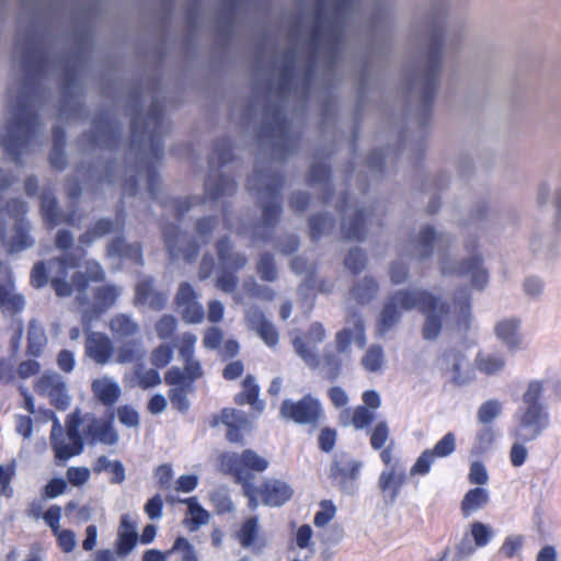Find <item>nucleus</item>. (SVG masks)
Segmentation results:
<instances>
[{
	"mask_svg": "<svg viewBox=\"0 0 561 561\" xmlns=\"http://www.w3.org/2000/svg\"><path fill=\"white\" fill-rule=\"evenodd\" d=\"M49 65V51L43 36L27 34L22 51V67L26 77L14 106L13 117L7 126L8 134L1 140L5 152L18 165L22 164V156L37 134L39 119L31 105L41 92L39 80L48 71Z\"/></svg>",
	"mask_w": 561,
	"mask_h": 561,
	"instance_id": "f257e3e1",
	"label": "nucleus"
},
{
	"mask_svg": "<svg viewBox=\"0 0 561 561\" xmlns=\"http://www.w3.org/2000/svg\"><path fill=\"white\" fill-rule=\"evenodd\" d=\"M164 113L162 104L156 100L146 116L135 112L130 118V150L136 152L134 175L123 183V194L135 196L138 192L139 178L145 176L147 191L152 199H158L161 184L157 164L164 152L163 146Z\"/></svg>",
	"mask_w": 561,
	"mask_h": 561,
	"instance_id": "f03ea898",
	"label": "nucleus"
},
{
	"mask_svg": "<svg viewBox=\"0 0 561 561\" xmlns=\"http://www.w3.org/2000/svg\"><path fill=\"white\" fill-rule=\"evenodd\" d=\"M84 255L85 251L82 250L79 255L76 253H65L64 255L50 259L48 262L49 267H56L55 275L50 279L46 262H36L30 273V285L35 289H41L50 283L58 297H70L73 290H76L80 305L89 304L85 295L89 285L105 280V272L102 265L93 260L88 261L84 272L78 271L71 276L70 282L67 279L69 271L79 267Z\"/></svg>",
	"mask_w": 561,
	"mask_h": 561,
	"instance_id": "7ed1b4c3",
	"label": "nucleus"
},
{
	"mask_svg": "<svg viewBox=\"0 0 561 561\" xmlns=\"http://www.w3.org/2000/svg\"><path fill=\"white\" fill-rule=\"evenodd\" d=\"M417 309L425 314L422 334L425 340L436 339L443 328V318L449 312V305L425 289H399L388 296L378 321L381 333L393 328L403 311Z\"/></svg>",
	"mask_w": 561,
	"mask_h": 561,
	"instance_id": "20e7f679",
	"label": "nucleus"
},
{
	"mask_svg": "<svg viewBox=\"0 0 561 561\" xmlns=\"http://www.w3.org/2000/svg\"><path fill=\"white\" fill-rule=\"evenodd\" d=\"M285 178L282 173L255 168L248 179V190L267 199L262 205V218L253 225V237L256 240L268 241L282 215V190Z\"/></svg>",
	"mask_w": 561,
	"mask_h": 561,
	"instance_id": "39448f33",
	"label": "nucleus"
},
{
	"mask_svg": "<svg viewBox=\"0 0 561 561\" xmlns=\"http://www.w3.org/2000/svg\"><path fill=\"white\" fill-rule=\"evenodd\" d=\"M219 468L225 474L231 476L236 483L242 486V492L248 499V507L256 510L260 500V486L254 484L255 474L263 473L270 466V461L251 448L241 453L226 451L219 456Z\"/></svg>",
	"mask_w": 561,
	"mask_h": 561,
	"instance_id": "423d86ee",
	"label": "nucleus"
},
{
	"mask_svg": "<svg viewBox=\"0 0 561 561\" xmlns=\"http://www.w3.org/2000/svg\"><path fill=\"white\" fill-rule=\"evenodd\" d=\"M389 437L390 428L386 421H379L369 432L370 446L374 450H380L379 456L386 467L379 476L378 486L390 501H394L405 483L407 476L400 460L394 458V443L391 440L386 446Z\"/></svg>",
	"mask_w": 561,
	"mask_h": 561,
	"instance_id": "0eeeda50",
	"label": "nucleus"
},
{
	"mask_svg": "<svg viewBox=\"0 0 561 561\" xmlns=\"http://www.w3.org/2000/svg\"><path fill=\"white\" fill-rule=\"evenodd\" d=\"M545 381L530 380L522 397L523 404L518 409L519 428L514 436L527 443L536 439L549 426L550 417L543 403Z\"/></svg>",
	"mask_w": 561,
	"mask_h": 561,
	"instance_id": "6e6552de",
	"label": "nucleus"
},
{
	"mask_svg": "<svg viewBox=\"0 0 561 561\" xmlns=\"http://www.w3.org/2000/svg\"><path fill=\"white\" fill-rule=\"evenodd\" d=\"M301 135L290 129L280 104H266L264 121L257 133L260 145L268 142L274 154L285 159L300 145Z\"/></svg>",
	"mask_w": 561,
	"mask_h": 561,
	"instance_id": "1a4fd4ad",
	"label": "nucleus"
},
{
	"mask_svg": "<svg viewBox=\"0 0 561 561\" xmlns=\"http://www.w3.org/2000/svg\"><path fill=\"white\" fill-rule=\"evenodd\" d=\"M233 150L231 140L220 138L215 141L213 153L209 159L210 173L205 181L206 196L211 201H217L224 196H231L237 192V182L234 179L218 174H213V170L225 167L233 160Z\"/></svg>",
	"mask_w": 561,
	"mask_h": 561,
	"instance_id": "9d476101",
	"label": "nucleus"
},
{
	"mask_svg": "<svg viewBox=\"0 0 561 561\" xmlns=\"http://www.w3.org/2000/svg\"><path fill=\"white\" fill-rule=\"evenodd\" d=\"M28 206L21 198H10L1 208V214L14 221L13 233L7 237L5 231L0 232V239L9 253H19L34 245L31 236V224L26 219Z\"/></svg>",
	"mask_w": 561,
	"mask_h": 561,
	"instance_id": "9b49d317",
	"label": "nucleus"
},
{
	"mask_svg": "<svg viewBox=\"0 0 561 561\" xmlns=\"http://www.w3.org/2000/svg\"><path fill=\"white\" fill-rule=\"evenodd\" d=\"M108 329L113 337L122 345L117 351V362L133 363L142 357L141 343L137 337L139 324L126 313H117L110 319Z\"/></svg>",
	"mask_w": 561,
	"mask_h": 561,
	"instance_id": "f8f14e48",
	"label": "nucleus"
},
{
	"mask_svg": "<svg viewBox=\"0 0 561 561\" xmlns=\"http://www.w3.org/2000/svg\"><path fill=\"white\" fill-rule=\"evenodd\" d=\"M84 417L79 411H75L67 415L66 434L70 444H66L62 435V428L55 420L50 435V445L57 460L66 461L73 456L80 455L84 447V435L80 432V426Z\"/></svg>",
	"mask_w": 561,
	"mask_h": 561,
	"instance_id": "ddd939ff",
	"label": "nucleus"
},
{
	"mask_svg": "<svg viewBox=\"0 0 561 561\" xmlns=\"http://www.w3.org/2000/svg\"><path fill=\"white\" fill-rule=\"evenodd\" d=\"M216 251L221 265L216 286L225 293H233L239 284L236 274L247 265L248 259L244 254L233 251V245L228 237H222L217 241Z\"/></svg>",
	"mask_w": 561,
	"mask_h": 561,
	"instance_id": "4468645a",
	"label": "nucleus"
},
{
	"mask_svg": "<svg viewBox=\"0 0 561 561\" xmlns=\"http://www.w3.org/2000/svg\"><path fill=\"white\" fill-rule=\"evenodd\" d=\"M279 414L286 421L316 426L319 424L323 411L320 401L308 393L297 401L284 400L279 408Z\"/></svg>",
	"mask_w": 561,
	"mask_h": 561,
	"instance_id": "2eb2a0df",
	"label": "nucleus"
},
{
	"mask_svg": "<svg viewBox=\"0 0 561 561\" xmlns=\"http://www.w3.org/2000/svg\"><path fill=\"white\" fill-rule=\"evenodd\" d=\"M93 130L87 134V140L90 145L115 149L122 140V127L118 122L107 111H101L93 118Z\"/></svg>",
	"mask_w": 561,
	"mask_h": 561,
	"instance_id": "dca6fc26",
	"label": "nucleus"
},
{
	"mask_svg": "<svg viewBox=\"0 0 561 561\" xmlns=\"http://www.w3.org/2000/svg\"><path fill=\"white\" fill-rule=\"evenodd\" d=\"M115 411L107 410L103 419L94 415L84 416L83 435L89 445L102 444L113 446L119 435L114 427Z\"/></svg>",
	"mask_w": 561,
	"mask_h": 561,
	"instance_id": "f3484780",
	"label": "nucleus"
},
{
	"mask_svg": "<svg viewBox=\"0 0 561 561\" xmlns=\"http://www.w3.org/2000/svg\"><path fill=\"white\" fill-rule=\"evenodd\" d=\"M34 391L49 400L50 405L65 411L70 404V397L62 376L55 371H45L34 382Z\"/></svg>",
	"mask_w": 561,
	"mask_h": 561,
	"instance_id": "a211bd4d",
	"label": "nucleus"
},
{
	"mask_svg": "<svg viewBox=\"0 0 561 561\" xmlns=\"http://www.w3.org/2000/svg\"><path fill=\"white\" fill-rule=\"evenodd\" d=\"M25 306L26 299L16 291L10 266L0 261V311L4 316L15 317L24 311Z\"/></svg>",
	"mask_w": 561,
	"mask_h": 561,
	"instance_id": "6ab92c4d",
	"label": "nucleus"
},
{
	"mask_svg": "<svg viewBox=\"0 0 561 561\" xmlns=\"http://www.w3.org/2000/svg\"><path fill=\"white\" fill-rule=\"evenodd\" d=\"M39 213L42 219L48 229H53L60 224L68 226H79L82 216L73 208L67 213H61L58 199L50 188H45L39 195Z\"/></svg>",
	"mask_w": 561,
	"mask_h": 561,
	"instance_id": "aec40b11",
	"label": "nucleus"
},
{
	"mask_svg": "<svg viewBox=\"0 0 561 561\" xmlns=\"http://www.w3.org/2000/svg\"><path fill=\"white\" fill-rule=\"evenodd\" d=\"M197 379H191V376L183 373L180 367L173 366L164 374V381L171 386L168 391L170 402L173 408L180 412H186L190 408L187 394L194 392V382Z\"/></svg>",
	"mask_w": 561,
	"mask_h": 561,
	"instance_id": "412c9836",
	"label": "nucleus"
},
{
	"mask_svg": "<svg viewBox=\"0 0 561 561\" xmlns=\"http://www.w3.org/2000/svg\"><path fill=\"white\" fill-rule=\"evenodd\" d=\"M220 423L227 427L226 438L232 444H243L244 433L252 428L247 413L233 408L222 409L219 414H214L209 422L211 427H216Z\"/></svg>",
	"mask_w": 561,
	"mask_h": 561,
	"instance_id": "4be33fe9",
	"label": "nucleus"
},
{
	"mask_svg": "<svg viewBox=\"0 0 561 561\" xmlns=\"http://www.w3.org/2000/svg\"><path fill=\"white\" fill-rule=\"evenodd\" d=\"M456 435L453 432L446 433L433 448H427L421 453L410 469V474L426 476L430 473L432 465L438 458H446L456 450Z\"/></svg>",
	"mask_w": 561,
	"mask_h": 561,
	"instance_id": "5701e85b",
	"label": "nucleus"
},
{
	"mask_svg": "<svg viewBox=\"0 0 561 561\" xmlns=\"http://www.w3.org/2000/svg\"><path fill=\"white\" fill-rule=\"evenodd\" d=\"M162 236L165 248L169 252L170 259L175 260L181 255L187 263L194 262L199 254V244L196 240H190L182 247L183 240L186 238L179 225L167 224L162 228Z\"/></svg>",
	"mask_w": 561,
	"mask_h": 561,
	"instance_id": "b1692460",
	"label": "nucleus"
},
{
	"mask_svg": "<svg viewBox=\"0 0 561 561\" xmlns=\"http://www.w3.org/2000/svg\"><path fill=\"white\" fill-rule=\"evenodd\" d=\"M174 306L186 323H201L205 318L204 307L198 302V295L187 282L180 284L174 297Z\"/></svg>",
	"mask_w": 561,
	"mask_h": 561,
	"instance_id": "393cba45",
	"label": "nucleus"
},
{
	"mask_svg": "<svg viewBox=\"0 0 561 561\" xmlns=\"http://www.w3.org/2000/svg\"><path fill=\"white\" fill-rule=\"evenodd\" d=\"M443 34H435L431 41L428 51V67L425 73V89L423 92V103L431 107L437 89L438 75L442 61Z\"/></svg>",
	"mask_w": 561,
	"mask_h": 561,
	"instance_id": "a878e982",
	"label": "nucleus"
},
{
	"mask_svg": "<svg viewBox=\"0 0 561 561\" xmlns=\"http://www.w3.org/2000/svg\"><path fill=\"white\" fill-rule=\"evenodd\" d=\"M440 369L443 373L450 374V382L460 387L468 383L471 377L468 374V359L465 353L456 347L445 350L440 357Z\"/></svg>",
	"mask_w": 561,
	"mask_h": 561,
	"instance_id": "bb28decb",
	"label": "nucleus"
},
{
	"mask_svg": "<svg viewBox=\"0 0 561 561\" xmlns=\"http://www.w3.org/2000/svg\"><path fill=\"white\" fill-rule=\"evenodd\" d=\"M440 271L443 275L456 274L459 276H470L471 285L478 289H483L489 282L488 271L482 266V256L479 254L463 260L457 267H450L443 261Z\"/></svg>",
	"mask_w": 561,
	"mask_h": 561,
	"instance_id": "cd10ccee",
	"label": "nucleus"
},
{
	"mask_svg": "<svg viewBox=\"0 0 561 561\" xmlns=\"http://www.w3.org/2000/svg\"><path fill=\"white\" fill-rule=\"evenodd\" d=\"M324 1L325 0H318V2H317V9L314 12V22H313L310 38L308 42L309 48H310V54H309V59H308V64L305 69V76H304V87L306 89L310 88L313 76H314V71H316L318 51H319L320 43H321L322 35H323L322 19H323V14H324Z\"/></svg>",
	"mask_w": 561,
	"mask_h": 561,
	"instance_id": "c85d7f7f",
	"label": "nucleus"
},
{
	"mask_svg": "<svg viewBox=\"0 0 561 561\" xmlns=\"http://www.w3.org/2000/svg\"><path fill=\"white\" fill-rule=\"evenodd\" d=\"M362 469V462L351 457L348 454L342 453L334 457L330 467V478L342 489H346L348 484L355 482Z\"/></svg>",
	"mask_w": 561,
	"mask_h": 561,
	"instance_id": "c756f323",
	"label": "nucleus"
},
{
	"mask_svg": "<svg viewBox=\"0 0 561 561\" xmlns=\"http://www.w3.org/2000/svg\"><path fill=\"white\" fill-rule=\"evenodd\" d=\"M121 295V288L114 284H105L94 288L93 301L84 311L83 319L90 321L111 309Z\"/></svg>",
	"mask_w": 561,
	"mask_h": 561,
	"instance_id": "7c9ffc66",
	"label": "nucleus"
},
{
	"mask_svg": "<svg viewBox=\"0 0 561 561\" xmlns=\"http://www.w3.org/2000/svg\"><path fill=\"white\" fill-rule=\"evenodd\" d=\"M261 491V502L266 506H282L288 502L294 494L293 488L285 481L268 478L259 485Z\"/></svg>",
	"mask_w": 561,
	"mask_h": 561,
	"instance_id": "2f4dec72",
	"label": "nucleus"
},
{
	"mask_svg": "<svg viewBox=\"0 0 561 561\" xmlns=\"http://www.w3.org/2000/svg\"><path fill=\"white\" fill-rule=\"evenodd\" d=\"M113 351V343L106 334L94 331L87 332L84 352L93 362L100 365L106 364Z\"/></svg>",
	"mask_w": 561,
	"mask_h": 561,
	"instance_id": "473e14b6",
	"label": "nucleus"
},
{
	"mask_svg": "<svg viewBox=\"0 0 561 561\" xmlns=\"http://www.w3.org/2000/svg\"><path fill=\"white\" fill-rule=\"evenodd\" d=\"M167 300V295L156 289L152 277H144L136 284V304L146 305L150 309L159 311L165 307Z\"/></svg>",
	"mask_w": 561,
	"mask_h": 561,
	"instance_id": "72a5a7b5",
	"label": "nucleus"
},
{
	"mask_svg": "<svg viewBox=\"0 0 561 561\" xmlns=\"http://www.w3.org/2000/svg\"><path fill=\"white\" fill-rule=\"evenodd\" d=\"M247 322L254 330L264 343L274 347L278 344L279 334L275 325L267 320L264 312L259 308H251L247 312Z\"/></svg>",
	"mask_w": 561,
	"mask_h": 561,
	"instance_id": "f704fd0d",
	"label": "nucleus"
},
{
	"mask_svg": "<svg viewBox=\"0 0 561 561\" xmlns=\"http://www.w3.org/2000/svg\"><path fill=\"white\" fill-rule=\"evenodd\" d=\"M196 336L191 332H185L179 340V354L184 362L183 373L191 376V379H199L204 371L198 360L194 358Z\"/></svg>",
	"mask_w": 561,
	"mask_h": 561,
	"instance_id": "c9c22d12",
	"label": "nucleus"
},
{
	"mask_svg": "<svg viewBox=\"0 0 561 561\" xmlns=\"http://www.w3.org/2000/svg\"><path fill=\"white\" fill-rule=\"evenodd\" d=\"M494 333L510 351H516L523 347L519 319L508 318L499 321L494 327Z\"/></svg>",
	"mask_w": 561,
	"mask_h": 561,
	"instance_id": "e433bc0d",
	"label": "nucleus"
},
{
	"mask_svg": "<svg viewBox=\"0 0 561 561\" xmlns=\"http://www.w3.org/2000/svg\"><path fill=\"white\" fill-rule=\"evenodd\" d=\"M48 337L44 325L37 319H31L27 324L26 355L41 357L47 346Z\"/></svg>",
	"mask_w": 561,
	"mask_h": 561,
	"instance_id": "4c0bfd02",
	"label": "nucleus"
},
{
	"mask_svg": "<svg viewBox=\"0 0 561 561\" xmlns=\"http://www.w3.org/2000/svg\"><path fill=\"white\" fill-rule=\"evenodd\" d=\"M295 80V51L288 49L284 53V62L279 68V80L277 84V95L284 101L290 94Z\"/></svg>",
	"mask_w": 561,
	"mask_h": 561,
	"instance_id": "58836bf2",
	"label": "nucleus"
},
{
	"mask_svg": "<svg viewBox=\"0 0 561 561\" xmlns=\"http://www.w3.org/2000/svg\"><path fill=\"white\" fill-rule=\"evenodd\" d=\"M91 390L95 399L102 403L107 410H113V407L118 401L122 394L121 387L117 382L108 379H95L92 381Z\"/></svg>",
	"mask_w": 561,
	"mask_h": 561,
	"instance_id": "ea45409f",
	"label": "nucleus"
},
{
	"mask_svg": "<svg viewBox=\"0 0 561 561\" xmlns=\"http://www.w3.org/2000/svg\"><path fill=\"white\" fill-rule=\"evenodd\" d=\"M308 184L321 185L323 187L322 202L324 204L330 202L333 195V187L331 185V169L328 164L314 161L309 171Z\"/></svg>",
	"mask_w": 561,
	"mask_h": 561,
	"instance_id": "a19ab883",
	"label": "nucleus"
},
{
	"mask_svg": "<svg viewBox=\"0 0 561 561\" xmlns=\"http://www.w3.org/2000/svg\"><path fill=\"white\" fill-rule=\"evenodd\" d=\"M260 387L252 375H247L242 380V390L234 396V403L238 405L250 404L255 411L262 412L264 402L259 400Z\"/></svg>",
	"mask_w": 561,
	"mask_h": 561,
	"instance_id": "79ce46f5",
	"label": "nucleus"
},
{
	"mask_svg": "<svg viewBox=\"0 0 561 561\" xmlns=\"http://www.w3.org/2000/svg\"><path fill=\"white\" fill-rule=\"evenodd\" d=\"M490 502L489 492L477 486L470 489L462 497L460 502V512L465 518L470 517L478 511L483 510L488 506Z\"/></svg>",
	"mask_w": 561,
	"mask_h": 561,
	"instance_id": "37998d69",
	"label": "nucleus"
},
{
	"mask_svg": "<svg viewBox=\"0 0 561 561\" xmlns=\"http://www.w3.org/2000/svg\"><path fill=\"white\" fill-rule=\"evenodd\" d=\"M108 254L119 259H128L134 263L142 264V248L140 243H127L123 238L113 239L107 245Z\"/></svg>",
	"mask_w": 561,
	"mask_h": 561,
	"instance_id": "c03bdc74",
	"label": "nucleus"
},
{
	"mask_svg": "<svg viewBox=\"0 0 561 561\" xmlns=\"http://www.w3.org/2000/svg\"><path fill=\"white\" fill-rule=\"evenodd\" d=\"M366 215L363 209H357L348 221L342 224V236L345 240L360 241L364 239L366 229Z\"/></svg>",
	"mask_w": 561,
	"mask_h": 561,
	"instance_id": "a18cd8bd",
	"label": "nucleus"
},
{
	"mask_svg": "<svg viewBox=\"0 0 561 561\" xmlns=\"http://www.w3.org/2000/svg\"><path fill=\"white\" fill-rule=\"evenodd\" d=\"M113 230V220L108 218H101L80 234L79 243L82 247H90L96 239L110 234Z\"/></svg>",
	"mask_w": 561,
	"mask_h": 561,
	"instance_id": "49530a36",
	"label": "nucleus"
},
{
	"mask_svg": "<svg viewBox=\"0 0 561 561\" xmlns=\"http://www.w3.org/2000/svg\"><path fill=\"white\" fill-rule=\"evenodd\" d=\"M437 242V234L432 226H425L420 231L419 237L414 241V248L419 260H424L433 254L434 247Z\"/></svg>",
	"mask_w": 561,
	"mask_h": 561,
	"instance_id": "de8ad7c7",
	"label": "nucleus"
},
{
	"mask_svg": "<svg viewBox=\"0 0 561 561\" xmlns=\"http://www.w3.org/2000/svg\"><path fill=\"white\" fill-rule=\"evenodd\" d=\"M476 367L484 375L491 376L500 373L505 367V358L500 354L478 353Z\"/></svg>",
	"mask_w": 561,
	"mask_h": 561,
	"instance_id": "09e8293b",
	"label": "nucleus"
},
{
	"mask_svg": "<svg viewBox=\"0 0 561 561\" xmlns=\"http://www.w3.org/2000/svg\"><path fill=\"white\" fill-rule=\"evenodd\" d=\"M379 285L374 277L366 276L351 289L352 297L360 305L368 304L378 293Z\"/></svg>",
	"mask_w": 561,
	"mask_h": 561,
	"instance_id": "8fccbe9b",
	"label": "nucleus"
},
{
	"mask_svg": "<svg viewBox=\"0 0 561 561\" xmlns=\"http://www.w3.org/2000/svg\"><path fill=\"white\" fill-rule=\"evenodd\" d=\"M92 469L94 473H101L102 471L112 473L111 483L119 484L125 480V468L119 460L111 461L107 457L100 456L94 461Z\"/></svg>",
	"mask_w": 561,
	"mask_h": 561,
	"instance_id": "3c124183",
	"label": "nucleus"
},
{
	"mask_svg": "<svg viewBox=\"0 0 561 561\" xmlns=\"http://www.w3.org/2000/svg\"><path fill=\"white\" fill-rule=\"evenodd\" d=\"M260 526L259 517H248L240 526L236 534V538L243 548H250L254 546L259 537Z\"/></svg>",
	"mask_w": 561,
	"mask_h": 561,
	"instance_id": "603ef678",
	"label": "nucleus"
},
{
	"mask_svg": "<svg viewBox=\"0 0 561 561\" xmlns=\"http://www.w3.org/2000/svg\"><path fill=\"white\" fill-rule=\"evenodd\" d=\"M181 503L187 504V511L191 515L190 519H185V524L188 526L191 530H195L202 525H205L209 520V514L208 512L203 508L199 503L197 502V499L195 496L179 500Z\"/></svg>",
	"mask_w": 561,
	"mask_h": 561,
	"instance_id": "864d4df0",
	"label": "nucleus"
},
{
	"mask_svg": "<svg viewBox=\"0 0 561 561\" xmlns=\"http://www.w3.org/2000/svg\"><path fill=\"white\" fill-rule=\"evenodd\" d=\"M335 219L331 215L317 214L309 218L310 238L312 241H318L324 233L333 229Z\"/></svg>",
	"mask_w": 561,
	"mask_h": 561,
	"instance_id": "5fc2aeb1",
	"label": "nucleus"
},
{
	"mask_svg": "<svg viewBox=\"0 0 561 561\" xmlns=\"http://www.w3.org/2000/svg\"><path fill=\"white\" fill-rule=\"evenodd\" d=\"M385 362L383 350L380 345H371L362 357V365L369 373L379 371Z\"/></svg>",
	"mask_w": 561,
	"mask_h": 561,
	"instance_id": "6e6d98bb",
	"label": "nucleus"
},
{
	"mask_svg": "<svg viewBox=\"0 0 561 561\" xmlns=\"http://www.w3.org/2000/svg\"><path fill=\"white\" fill-rule=\"evenodd\" d=\"M470 535L476 548H483L491 542L494 531L490 525L477 520L470 525Z\"/></svg>",
	"mask_w": 561,
	"mask_h": 561,
	"instance_id": "4d7b16f0",
	"label": "nucleus"
},
{
	"mask_svg": "<svg viewBox=\"0 0 561 561\" xmlns=\"http://www.w3.org/2000/svg\"><path fill=\"white\" fill-rule=\"evenodd\" d=\"M138 540L136 531H118L114 545L115 554L119 558L127 557L135 548Z\"/></svg>",
	"mask_w": 561,
	"mask_h": 561,
	"instance_id": "13d9d810",
	"label": "nucleus"
},
{
	"mask_svg": "<svg viewBox=\"0 0 561 561\" xmlns=\"http://www.w3.org/2000/svg\"><path fill=\"white\" fill-rule=\"evenodd\" d=\"M257 274L265 282H274L277 278V270L272 253L265 252L257 262Z\"/></svg>",
	"mask_w": 561,
	"mask_h": 561,
	"instance_id": "bf43d9fd",
	"label": "nucleus"
},
{
	"mask_svg": "<svg viewBox=\"0 0 561 561\" xmlns=\"http://www.w3.org/2000/svg\"><path fill=\"white\" fill-rule=\"evenodd\" d=\"M375 417L376 413L374 411L367 407L357 405L352 412L351 424L357 431L365 430L373 424Z\"/></svg>",
	"mask_w": 561,
	"mask_h": 561,
	"instance_id": "052dcab7",
	"label": "nucleus"
},
{
	"mask_svg": "<svg viewBox=\"0 0 561 561\" xmlns=\"http://www.w3.org/2000/svg\"><path fill=\"white\" fill-rule=\"evenodd\" d=\"M524 541L525 538L522 535L507 536L499 549V554L505 559H513L520 552Z\"/></svg>",
	"mask_w": 561,
	"mask_h": 561,
	"instance_id": "680f3d73",
	"label": "nucleus"
},
{
	"mask_svg": "<svg viewBox=\"0 0 561 561\" xmlns=\"http://www.w3.org/2000/svg\"><path fill=\"white\" fill-rule=\"evenodd\" d=\"M296 353L304 359V362L311 368L319 366L320 359L317 353L307 344L302 337H295L293 341Z\"/></svg>",
	"mask_w": 561,
	"mask_h": 561,
	"instance_id": "e2e57ef3",
	"label": "nucleus"
},
{
	"mask_svg": "<svg viewBox=\"0 0 561 561\" xmlns=\"http://www.w3.org/2000/svg\"><path fill=\"white\" fill-rule=\"evenodd\" d=\"M176 328L178 320L172 314H163L154 324L156 333L161 340L172 339Z\"/></svg>",
	"mask_w": 561,
	"mask_h": 561,
	"instance_id": "0e129e2a",
	"label": "nucleus"
},
{
	"mask_svg": "<svg viewBox=\"0 0 561 561\" xmlns=\"http://www.w3.org/2000/svg\"><path fill=\"white\" fill-rule=\"evenodd\" d=\"M345 266L352 274H359L367 264V256L359 248L351 249L344 260Z\"/></svg>",
	"mask_w": 561,
	"mask_h": 561,
	"instance_id": "69168bd1",
	"label": "nucleus"
},
{
	"mask_svg": "<svg viewBox=\"0 0 561 561\" xmlns=\"http://www.w3.org/2000/svg\"><path fill=\"white\" fill-rule=\"evenodd\" d=\"M173 358V347L169 344H160L152 350L150 362L156 368L165 367Z\"/></svg>",
	"mask_w": 561,
	"mask_h": 561,
	"instance_id": "338daca9",
	"label": "nucleus"
},
{
	"mask_svg": "<svg viewBox=\"0 0 561 561\" xmlns=\"http://www.w3.org/2000/svg\"><path fill=\"white\" fill-rule=\"evenodd\" d=\"M181 552L182 561H197L193 545L185 537H178L168 553Z\"/></svg>",
	"mask_w": 561,
	"mask_h": 561,
	"instance_id": "774afa93",
	"label": "nucleus"
}]
</instances>
